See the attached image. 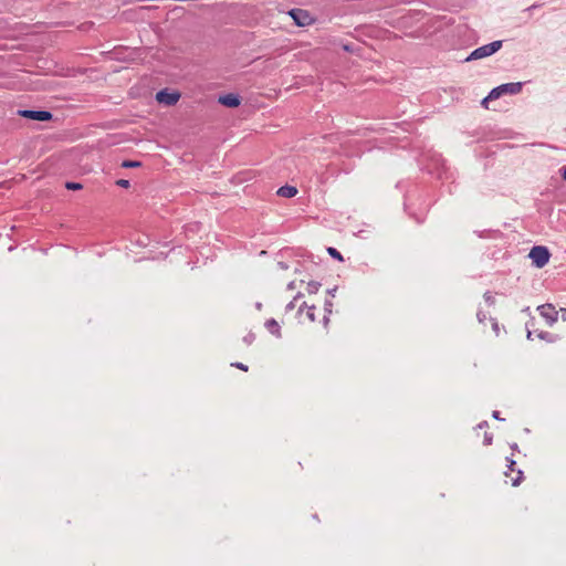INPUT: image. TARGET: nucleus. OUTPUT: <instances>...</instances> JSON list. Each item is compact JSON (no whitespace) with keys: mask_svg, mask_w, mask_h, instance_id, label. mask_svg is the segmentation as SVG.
<instances>
[{"mask_svg":"<svg viewBox=\"0 0 566 566\" xmlns=\"http://www.w3.org/2000/svg\"><path fill=\"white\" fill-rule=\"evenodd\" d=\"M562 176H563L564 180H566V168L563 170V175Z\"/></svg>","mask_w":566,"mask_h":566,"instance_id":"nucleus-27","label":"nucleus"},{"mask_svg":"<svg viewBox=\"0 0 566 566\" xmlns=\"http://www.w3.org/2000/svg\"><path fill=\"white\" fill-rule=\"evenodd\" d=\"M180 99V93L177 91H168V90H161L156 93V101L159 104L166 105V106H172L178 103Z\"/></svg>","mask_w":566,"mask_h":566,"instance_id":"nucleus-5","label":"nucleus"},{"mask_svg":"<svg viewBox=\"0 0 566 566\" xmlns=\"http://www.w3.org/2000/svg\"><path fill=\"white\" fill-rule=\"evenodd\" d=\"M297 193V189L292 186H284L277 190V195L284 198H292Z\"/></svg>","mask_w":566,"mask_h":566,"instance_id":"nucleus-11","label":"nucleus"},{"mask_svg":"<svg viewBox=\"0 0 566 566\" xmlns=\"http://www.w3.org/2000/svg\"><path fill=\"white\" fill-rule=\"evenodd\" d=\"M478 318H479V321H480V322H482V321H483V318H484V315H481V314L479 313V314H478Z\"/></svg>","mask_w":566,"mask_h":566,"instance_id":"nucleus-26","label":"nucleus"},{"mask_svg":"<svg viewBox=\"0 0 566 566\" xmlns=\"http://www.w3.org/2000/svg\"><path fill=\"white\" fill-rule=\"evenodd\" d=\"M19 113L23 117L38 122H45L52 118V114L46 111H20Z\"/></svg>","mask_w":566,"mask_h":566,"instance_id":"nucleus-7","label":"nucleus"},{"mask_svg":"<svg viewBox=\"0 0 566 566\" xmlns=\"http://www.w3.org/2000/svg\"><path fill=\"white\" fill-rule=\"evenodd\" d=\"M560 313H562V318L565 321L566 319V308H560Z\"/></svg>","mask_w":566,"mask_h":566,"instance_id":"nucleus-21","label":"nucleus"},{"mask_svg":"<svg viewBox=\"0 0 566 566\" xmlns=\"http://www.w3.org/2000/svg\"><path fill=\"white\" fill-rule=\"evenodd\" d=\"M264 326L275 337L280 338L282 336L281 326L274 318L268 319Z\"/></svg>","mask_w":566,"mask_h":566,"instance_id":"nucleus-9","label":"nucleus"},{"mask_svg":"<svg viewBox=\"0 0 566 566\" xmlns=\"http://www.w3.org/2000/svg\"><path fill=\"white\" fill-rule=\"evenodd\" d=\"M255 307H256L258 310H261L262 304H261V303H256V304H255Z\"/></svg>","mask_w":566,"mask_h":566,"instance_id":"nucleus-28","label":"nucleus"},{"mask_svg":"<svg viewBox=\"0 0 566 566\" xmlns=\"http://www.w3.org/2000/svg\"><path fill=\"white\" fill-rule=\"evenodd\" d=\"M539 315L545 318L548 325H553L557 318L558 313L552 304H544L537 307Z\"/></svg>","mask_w":566,"mask_h":566,"instance_id":"nucleus-6","label":"nucleus"},{"mask_svg":"<svg viewBox=\"0 0 566 566\" xmlns=\"http://www.w3.org/2000/svg\"><path fill=\"white\" fill-rule=\"evenodd\" d=\"M289 15L298 27H308L315 22L314 17L303 9H292L289 11Z\"/></svg>","mask_w":566,"mask_h":566,"instance_id":"nucleus-4","label":"nucleus"},{"mask_svg":"<svg viewBox=\"0 0 566 566\" xmlns=\"http://www.w3.org/2000/svg\"><path fill=\"white\" fill-rule=\"evenodd\" d=\"M484 443H485L486 446H490V444L492 443V437H491V436H489V434H485V437H484Z\"/></svg>","mask_w":566,"mask_h":566,"instance_id":"nucleus-20","label":"nucleus"},{"mask_svg":"<svg viewBox=\"0 0 566 566\" xmlns=\"http://www.w3.org/2000/svg\"><path fill=\"white\" fill-rule=\"evenodd\" d=\"M292 308H294V303L293 302L289 303L287 306H286L287 311H290Z\"/></svg>","mask_w":566,"mask_h":566,"instance_id":"nucleus-22","label":"nucleus"},{"mask_svg":"<svg viewBox=\"0 0 566 566\" xmlns=\"http://www.w3.org/2000/svg\"><path fill=\"white\" fill-rule=\"evenodd\" d=\"M142 164L140 161H133V160H125L122 163V167L124 168H136L139 167Z\"/></svg>","mask_w":566,"mask_h":566,"instance_id":"nucleus-12","label":"nucleus"},{"mask_svg":"<svg viewBox=\"0 0 566 566\" xmlns=\"http://www.w3.org/2000/svg\"><path fill=\"white\" fill-rule=\"evenodd\" d=\"M232 366H235L237 368L242 369L244 371L248 370V366L243 365L242 363L232 364Z\"/></svg>","mask_w":566,"mask_h":566,"instance_id":"nucleus-19","label":"nucleus"},{"mask_svg":"<svg viewBox=\"0 0 566 566\" xmlns=\"http://www.w3.org/2000/svg\"><path fill=\"white\" fill-rule=\"evenodd\" d=\"M493 417H494L495 419L500 420L499 411H494V412H493Z\"/></svg>","mask_w":566,"mask_h":566,"instance_id":"nucleus-24","label":"nucleus"},{"mask_svg":"<svg viewBox=\"0 0 566 566\" xmlns=\"http://www.w3.org/2000/svg\"><path fill=\"white\" fill-rule=\"evenodd\" d=\"M515 464V462L513 460L510 461V464H509V469L513 471V465Z\"/></svg>","mask_w":566,"mask_h":566,"instance_id":"nucleus-23","label":"nucleus"},{"mask_svg":"<svg viewBox=\"0 0 566 566\" xmlns=\"http://www.w3.org/2000/svg\"><path fill=\"white\" fill-rule=\"evenodd\" d=\"M66 188L71 190H78L82 188V185L76 182H67Z\"/></svg>","mask_w":566,"mask_h":566,"instance_id":"nucleus-15","label":"nucleus"},{"mask_svg":"<svg viewBox=\"0 0 566 566\" xmlns=\"http://www.w3.org/2000/svg\"><path fill=\"white\" fill-rule=\"evenodd\" d=\"M318 289H319V284L317 282H310L307 284V292L308 293L314 294V293H316L318 291Z\"/></svg>","mask_w":566,"mask_h":566,"instance_id":"nucleus-13","label":"nucleus"},{"mask_svg":"<svg viewBox=\"0 0 566 566\" xmlns=\"http://www.w3.org/2000/svg\"><path fill=\"white\" fill-rule=\"evenodd\" d=\"M218 101L223 106L230 107V108L238 107L241 103L240 96L234 93L221 95V96H219Z\"/></svg>","mask_w":566,"mask_h":566,"instance_id":"nucleus-8","label":"nucleus"},{"mask_svg":"<svg viewBox=\"0 0 566 566\" xmlns=\"http://www.w3.org/2000/svg\"><path fill=\"white\" fill-rule=\"evenodd\" d=\"M521 91H522V83L521 82L502 84V85H500L497 87H494L489 93V95L485 98H483L482 105L485 108H488L489 101L496 99V98H499V97H501L502 95H505V94L515 95V94H518Z\"/></svg>","mask_w":566,"mask_h":566,"instance_id":"nucleus-1","label":"nucleus"},{"mask_svg":"<svg viewBox=\"0 0 566 566\" xmlns=\"http://www.w3.org/2000/svg\"><path fill=\"white\" fill-rule=\"evenodd\" d=\"M478 318H479V321H480V322H482V321H483V318H484V315H481V314L479 313V314H478Z\"/></svg>","mask_w":566,"mask_h":566,"instance_id":"nucleus-25","label":"nucleus"},{"mask_svg":"<svg viewBox=\"0 0 566 566\" xmlns=\"http://www.w3.org/2000/svg\"><path fill=\"white\" fill-rule=\"evenodd\" d=\"M522 475H523L522 471H517L516 476L512 479L513 486H516L520 484V482L522 480Z\"/></svg>","mask_w":566,"mask_h":566,"instance_id":"nucleus-14","label":"nucleus"},{"mask_svg":"<svg viewBox=\"0 0 566 566\" xmlns=\"http://www.w3.org/2000/svg\"><path fill=\"white\" fill-rule=\"evenodd\" d=\"M315 310H316L315 306H305V307L301 306L298 308V314L301 316L304 314L310 322H314L315 321Z\"/></svg>","mask_w":566,"mask_h":566,"instance_id":"nucleus-10","label":"nucleus"},{"mask_svg":"<svg viewBox=\"0 0 566 566\" xmlns=\"http://www.w3.org/2000/svg\"><path fill=\"white\" fill-rule=\"evenodd\" d=\"M334 292H335V289L329 291V293H331L333 296H334Z\"/></svg>","mask_w":566,"mask_h":566,"instance_id":"nucleus-30","label":"nucleus"},{"mask_svg":"<svg viewBox=\"0 0 566 566\" xmlns=\"http://www.w3.org/2000/svg\"><path fill=\"white\" fill-rule=\"evenodd\" d=\"M493 326H494V329L497 331V323H494Z\"/></svg>","mask_w":566,"mask_h":566,"instance_id":"nucleus-29","label":"nucleus"},{"mask_svg":"<svg viewBox=\"0 0 566 566\" xmlns=\"http://www.w3.org/2000/svg\"><path fill=\"white\" fill-rule=\"evenodd\" d=\"M328 253H329L332 256H334V258H336V259H338V260H342V255H340V253H339L336 249H334V248H328Z\"/></svg>","mask_w":566,"mask_h":566,"instance_id":"nucleus-16","label":"nucleus"},{"mask_svg":"<svg viewBox=\"0 0 566 566\" xmlns=\"http://www.w3.org/2000/svg\"><path fill=\"white\" fill-rule=\"evenodd\" d=\"M528 256L536 268L542 269L548 263L551 254L547 248L537 245L531 249Z\"/></svg>","mask_w":566,"mask_h":566,"instance_id":"nucleus-2","label":"nucleus"},{"mask_svg":"<svg viewBox=\"0 0 566 566\" xmlns=\"http://www.w3.org/2000/svg\"><path fill=\"white\" fill-rule=\"evenodd\" d=\"M502 48V41H494L489 44L475 49L468 57L467 61L479 60L490 56Z\"/></svg>","mask_w":566,"mask_h":566,"instance_id":"nucleus-3","label":"nucleus"},{"mask_svg":"<svg viewBox=\"0 0 566 566\" xmlns=\"http://www.w3.org/2000/svg\"><path fill=\"white\" fill-rule=\"evenodd\" d=\"M254 338H255V335H254V334H252V333H250V334H248V335L244 337V342H245L248 345H250V344H252V343H253Z\"/></svg>","mask_w":566,"mask_h":566,"instance_id":"nucleus-18","label":"nucleus"},{"mask_svg":"<svg viewBox=\"0 0 566 566\" xmlns=\"http://www.w3.org/2000/svg\"><path fill=\"white\" fill-rule=\"evenodd\" d=\"M116 185L123 188H128L130 186L129 181L127 179H118L116 181Z\"/></svg>","mask_w":566,"mask_h":566,"instance_id":"nucleus-17","label":"nucleus"}]
</instances>
